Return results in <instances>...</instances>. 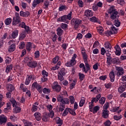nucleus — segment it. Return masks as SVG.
Returning a JSON list of instances; mask_svg holds the SVG:
<instances>
[{
  "label": "nucleus",
  "mask_w": 126,
  "mask_h": 126,
  "mask_svg": "<svg viewBox=\"0 0 126 126\" xmlns=\"http://www.w3.org/2000/svg\"><path fill=\"white\" fill-rule=\"evenodd\" d=\"M108 13L110 14V19L112 20H116L119 19V12L117 11V9L115 8V6H111L108 10Z\"/></svg>",
  "instance_id": "obj_1"
},
{
  "label": "nucleus",
  "mask_w": 126,
  "mask_h": 126,
  "mask_svg": "<svg viewBox=\"0 0 126 126\" xmlns=\"http://www.w3.org/2000/svg\"><path fill=\"white\" fill-rule=\"evenodd\" d=\"M72 16V12L70 11L67 15H63L62 17H60L58 19V21L60 22H64V23H66L68 24L69 23V21L68 20H71L72 18L71 16Z\"/></svg>",
  "instance_id": "obj_2"
},
{
  "label": "nucleus",
  "mask_w": 126,
  "mask_h": 126,
  "mask_svg": "<svg viewBox=\"0 0 126 126\" xmlns=\"http://www.w3.org/2000/svg\"><path fill=\"white\" fill-rule=\"evenodd\" d=\"M10 101L11 103H12L13 107H15L14 109L15 113L16 114H17V113H20V111H21V108L18 107V106L20 105L19 102H17L16 100H15V99L13 98H11L10 99Z\"/></svg>",
  "instance_id": "obj_3"
},
{
  "label": "nucleus",
  "mask_w": 126,
  "mask_h": 126,
  "mask_svg": "<svg viewBox=\"0 0 126 126\" xmlns=\"http://www.w3.org/2000/svg\"><path fill=\"white\" fill-rule=\"evenodd\" d=\"M21 22V18L19 16V13L16 12L15 13V16L13 18L12 20V25L15 26L17 24H19Z\"/></svg>",
  "instance_id": "obj_4"
},
{
  "label": "nucleus",
  "mask_w": 126,
  "mask_h": 126,
  "mask_svg": "<svg viewBox=\"0 0 126 126\" xmlns=\"http://www.w3.org/2000/svg\"><path fill=\"white\" fill-rule=\"evenodd\" d=\"M82 21L79 19L74 18L71 20V24L73 25L75 29H78L81 24Z\"/></svg>",
  "instance_id": "obj_5"
},
{
  "label": "nucleus",
  "mask_w": 126,
  "mask_h": 126,
  "mask_svg": "<svg viewBox=\"0 0 126 126\" xmlns=\"http://www.w3.org/2000/svg\"><path fill=\"white\" fill-rule=\"evenodd\" d=\"M57 101L62 103L63 105H67L69 104V99L68 98H64L60 95L57 96Z\"/></svg>",
  "instance_id": "obj_6"
},
{
  "label": "nucleus",
  "mask_w": 126,
  "mask_h": 126,
  "mask_svg": "<svg viewBox=\"0 0 126 126\" xmlns=\"http://www.w3.org/2000/svg\"><path fill=\"white\" fill-rule=\"evenodd\" d=\"M81 51L83 61L87 64V63H88V53L86 52V50L84 47H81Z\"/></svg>",
  "instance_id": "obj_7"
},
{
  "label": "nucleus",
  "mask_w": 126,
  "mask_h": 126,
  "mask_svg": "<svg viewBox=\"0 0 126 126\" xmlns=\"http://www.w3.org/2000/svg\"><path fill=\"white\" fill-rule=\"evenodd\" d=\"M85 65H84V64L83 63H81L79 65V67L80 68H82L83 71H84L86 73H87L89 70H90V67H91V66L88 63V62H87V64L86 63H85ZM86 66V67H85Z\"/></svg>",
  "instance_id": "obj_8"
},
{
  "label": "nucleus",
  "mask_w": 126,
  "mask_h": 126,
  "mask_svg": "<svg viewBox=\"0 0 126 126\" xmlns=\"http://www.w3.org/2000/svg\"><path fill=\"white\" fill-rule=\"evenodd\" d=\"M32 88H35V89H36L38 92L40 94L43 92V87H42V86L40 85V84H38L37 82H34L32 84Z\"/></svg>",
  "instance_id": "obj_9"
},
{
  "label": "nucleus",
  "mask_w": 126,
  "mask_h": 126,
  "mask_svg": "<svg viewBox=\"0 0 126 126\" xmlns=\"http://www.w3.org/2000/svg\"><path fill=\"white\" fill-rule=\"evenodd\" d=\"M52 87L54 90H55L56 92H60L62 88L61 86L59 85L58 82H54L52 85Z\"/></svg>",
  "instance_id": "obj_10"
},
{
  "label": "nucleus",
  "mask_w": 126,
  "mask_h": 126,
  "mask_svg": "<svg viewBox=\"0 0 126 126\" xmlns=\"http://www.w3.org/2000/svg\"><path fill=\"white\" fill-rule=\"evenodd\" d=\"M116 70H117V75L118 77L122 76L124 73H125V70L122 67L116 66Z\"/></svg>",
  "instance_id": "obj_11"
},
{
  "label": "nucleus",
  "mask_w": 126,
  "mask_h": 126,
  "mask_svg": "<svg viewBox=\"0 0 126 126\" xmlns=\"http://www.w3.org/2000/svg\"><path fill=\"white\" fill-rule=\"evenodd\" d=\"M27 65L32 68H35V67H37L38 64L35 61H30L27 63Z\"/></svg>",
  "instance_id": "obj_12"
},
{
  "label": "nucleus",
  "mask_w": 126,
  "mask_h": 126,
  "mask_svg": "<svg viewBox=\"0 0 126 126\" xmlns=\"http://www.w3.org/2000/svg\"><path fill=\"white\" fill-rule=\"evenodd\" d=\"M114 49H115V53L116 56H121L122 54V49L121 47L118 45H116L114 47Z\"/></svg>",
  "instance_id": "obj_13"
},
{
  "label": "nucleus",
  "mask_w": 126,
  "mask_h": 126,
  "mask_svg": "<svg viewBox=\"0 0 126 126\" xmlns=\"http://www.w3.org/2000/svg\"><path fill=\"white\" fill-rule=\"evenodd\" d=\"M7 122V117L4 115L0 116V125H4Z\"/></svg>",
  "instance_id": "obj_14"
},
{
  "label": "nucleus",
  "mask_w": 126,
  "mask_h": 126,
  "mask_svg": "<svg viewBox=\"0 0 126 126\" xmlns=\"http://www.w3.org/2000/svg\"><path fill=\"white\" fill-rule=\"evenodd\" d=\"M41 2H44V0H34L32 4V8L34 9L36 7V5L41 3Z\"/></svg>",
  "instance_id": "obj_15"
},
{
  "label": "nucleus",
  "mask_w": 126,
  "mask_h": 126,
  "mask_svg": "<svg viewBox=\"0 0 126 126\" xmlns=\"http://www.w3.org/2000/svg\"><path fill=\"white\" fill-rule=\"evenodd\" d=\"M110 112L109 110H103L102 111V117L104 119H108L109 118V115Z\"/></svg>",
  "instance_id": "obj_16"
},
{
  "label": "nucleus",
  "mask_w": 126,
  "mask_h": 126,
  "mask_svg": "<svg viewBox=\"0 0 126 126\" xmlns=\"http://www.w3.org/2000/svg\"><path fill=\"white\" fill-rule=\"evenodd\" d=\"M20 16H22V17H28V16L30 15V12H29L28 11L25 12L21 11L20 12Z\"/></svg>",
  "instance_id": "obj_17"
},
{
  "label": "nucleus",
  "mask_w": 126,
  "mask_h": 126,
  "mask_svg": "<svg viewBox=\"0 0 126 126\" xmlns=\"http://www.w3.org/2000/svg\"><path fill=\"white\" fill-rule=\"evenodd\" d=\"M126 83L124 85H122L119 88H118V92L120 94L123 93V92L126 91Z\"/></svg>",
  "instance_id": "obj_18"
},
{
  "label": "nucleus",
  "mask_w": 126,
  "mask_h": 126,
  "mask_svg": "<svg viewBox=\"0 0 126 126\" xmlns=\"http://www.w3.org/2000/svg\"><path fill=\"white\" fill-rule=\"evenodd\" d=\"M84 15L87 17H91V16H93V11L91 10H86L85 11Z\"/></svg>",
  "instance_id": "obj_19"
},
{
  "label": "nucleus",
  "mask_w": 126,
  "mask_h": 126,
  "mask_svg": "<svg viewBox=\"0 0 126 126\" xmlns=\"http://www.w3.org/2000/svg\"><path fill=\"white\" fill-rule=\"evenodd\" d=\"M76 64V61L72 60L71 59V60L69 62H67L65 64V65H66V66H72L73 65H74V64Z\"/></svg>",
  "instance_id": "obj_20"
},
{
  "label": "nucleus",
  "mask_w": 126,
  "mask_h": 126,
  "mask_svg": "<svg viewBox=\"0 0 126 126\" xmlns=\"http://www.w3.org/2000/svg\"><path fill=\"white\" fill-rule=\"evenodd\" d=\"M6 88L7 90L10 92H12V91H14V89H15L14 86L10 84H8L6 85Z\"/></svg>",
  "instance_id": "obj_21"
},
{
  "label": "nucleus",
  "mask_w": 126,
  "mask_h": 126,
  "mask_svg": "<svg viewBox=\"0 0 126 126\" xmlns=\"http://www.w3.org/2000/svg\"><path fill=\"white\" fill-rule=\"evenodd\" d=\"M26 49L27 52H31L32 50V43L28 42L26 45Z\"/></svg>",
  "instance_id": "obj_22"
},
{
  "label": "nucleus",
  "mask_w": 126,
  "mask_h": 126,
  "mask_svg": "<svg viewBox=\"0 0 126 126\" xmlns=\"http://www.w3.org/2000/svg\"><path fill=\"white\" fill-rule=\"evenodd\" d=\"M34 116L36 121H38V122L41 121V119H42V115H41V113L39 112H35Z\"/></svg>",
  "instance_id": "obj_23"
},
{
  "label": "nucleus",
  "mask_w": 126,
  "mask_h": 126,
  "mask_svg": "<svg viewBox=\"0 0 126 126\" xmlns=\"http://www.w3.org/2000/svg\"><path fill=\"white\" fill-rule=\"evenodd\" d=\"M101 94H98V95H97L95 97H92V101L94 103V102L95 103H97V102H98V101H99V99H100L101 98Z\"/></svg>",
  "instance_id": "obj_24"
},
{
  "label": "nucleus",
  "mask_w": 126,
  "mask_h": 126,
  "mask_svg": "<svg viewBox=\"0 0 126 126\" xmlns=\"http://www.w3.org/2000/svg\"><path fill=\"white\" fill-rule=\"evenodd\" d=\"M99 110H100V106H95L92 109L90 110V111L92 112L93 114H96Z\"/></svg>",
  "instance_id": "obj_25"
},
{
  "label": "nucleus",
  "mask_w": 126,
  "mask_h": 126,
  "mask_svg": "<svg viewBox=\"0 0 126 126\" xmlns=\"http://www.w3.org/2000/svg\"><path fill=\"white\" fill-rule=\"evenodd\" d=\"M109 76L111 82H114L115 81V73L114 71H111L109 73Z\"/></svg>",
  "instance_id": "obj_26"
},
{
  "label": "nucleus",
  "mask_w": 126,
  "mask_h": 126,
  "mask_svg": "<svg viewBox=\"0 0 126 126\" xmlns=\"http://www.w3.org/2000/svg\"><path fill=\"white\" fill-rule=\"evenodd\" d=\"M119 107H115L112 109L111 110V112L114 113H116L117 114H120L122 112V110H119Z\"/></svg>",
  "instance_id": "obj_27"
},
{
  "label": "nucleus",
  "mask_w": 126,
  "mask_h": 126,
  "mask_svg": "<svg viewBox=\"0 0 126 126\" xmlns=\"http://www.w3.org/2000/svg\"><path fill=\"white\" fill-rule=\"evenodd\" d=\"M15 44L13 43L11 44L8 48V52H9V53H12V52H14V51H15Z\"/></svg>",
  "instance_id": "obj_28"
},
{
  "label": "nucleus",
  "mask_w": 126,
  "mask_h": 126,
  "mask_svg": "<svg viewBox=\"0 0 126 126\" xmlns=\"http://www.w3.org/2000/svg\"><path fill=\"white\" fill-rule=\"evenodd\" d=\"M76 80L70 81V89L71 90L74 88V86L76 84Z\"/></svg>",
  "instance_id": "obj_29"
},
{
  "label": "nucleus",
  "mask_w": 126,
  "mask_h": 126,
  "mask_svg": "<svg viewBox=\"0 0 126 126\" xmlns=\"http://www.w3.org/2000/svg\"><path fill=\"white\" fill-rule=\"evenodd\" d=\"M57 34L58 36H62L63 33V31L61 28H58L57 30Z\"/></svg>",
  "instance_id": "obj_30"
},
{
  "label": "nucleus",
  "mask_w": 126,
  "mask_h": 126,
  "mask_svg": "<svg viewBox=\"0 0 126 126\" xmlns=\"http://www.w3.org/2000/svg\"><path fill=\"white\" fill-rule=\"evenodd\" d=\"M69 102H70L71 104H74V102H75V99L74 98V96L72 95H70L69 96Z\"/></svg>",
  "instance_id": "obj_31"
},
{
  "label": "nucleus",
  "mask_w": 126,
  "mask_h": 126,
  "mask_svg": "<svg viewBox=\"0 0 126 126\" xmlns=\"http://www.w3.org/2000/svg\"><path fill=\"white\" fill-rule=\"evenodd\" d=\"M11 36L12 38H13V39H15V38L17 37V36H18V31L16 30L13 32Z\"/></svg>",
  "instance_id": "obj_32"
},
{
  "label": "nucleus",
  "mask_w": 126,
  "mask_h": 126,
  "mask_svg": "<svg viewBox=\"0 0 126 126\" xmlns=\"http://www.w3.org/2000/svg\"><path fill=\"white\" fill-rule=\"evenodd\" d=\"M17 100L19 101L20 103H22L23 104L25 103V98H24V96H22L21 98L19 97H18L17 98Z\"/></svg>",
  "instance_id": "obj_33"
},
{
  "label": "nucleus",
  "mask_w": 126,
  "mask_h": 126,
  "mask_svg": "<svg viewBox=\"0 0 126 126\" xmlns=\"http://www.w3.org/2000/svg\"><path fill=\"white\" fill-rule=\"evenodd\" d=\"M5 63L6 64H9L10 63H11V58H9V57L6 56H5Z\"/></svg>",
  "instance_id": "obj_34"
},
{
  "label": "nucleus",
  "mask_w": 126,
  "mask_h": 126,
  "mask_svg": "<svg viewBox=\"0 0 126 126\" xmlns=\"http://www.w3.org/2000/svg\"><path fill=\"white\" fill-rule=\"evenodd\" d=\"M85 103V98L82 97L80 102H79V107H83V105Z\"/></svg>",
  "instance_id": "obj_35"
},
{
  "label": "nucleus",
  "mask_w": 126,
  "mask_h": 126,
  "mask_svg": "<svg viewBox=\"0 0 126 126\" xmlns=\"http://www.w3.org/2000/svg\"><path fill=\"white\" fill-rule=\"evenodd\" d=\"M12 69V65H8L5 69L6 73H8L9 71H10Z\"/></svg>",
  "instance_id": "obj_36"
},
{
  "label": "nucleus",
  "mask_w": 126,
  "mask_h": 126,
  "mask_svg": "<svg viewBox=\"0 0 126 126\" xmlns=\"http://www.w3.org/2000/svg\"><path fill=\"white\" fill-rule=\"evenodd\" d=\"M11 21H12L11 18H7L4 21L5 24H6V25H9L10 23H11Z\"/></svg>",
  "instance_id": "obj_37"
},
{
  "label": "nucleus",
  "mask_w": 126,
  "mask_h": 126,
  "mask_svg": "<svg viewBox=\"0 0 126 126\" xmlns=\"http://www.w3.org/2000/svg\"><path fill=\"white\" fill-rule=\"evenodd\" d=\"M106 101V97H102L99 100V104H101V105H103V104H105V102Z\"/></svg>",
  "instance_id": "obj_38"
},
{
  "label": "nucleus",
  "mask_w": 126,
  "mask_h": 126,
  "mask_svg": "<svg viewBox=\"0 0 126 126\" xmlns=\"http://www.w3.org/2000/svg\"><path fill=\"white\" fill-rule=\"evenodd\" d=\"M42 121L48 122L49 121V116L47 114H44L42 117Z\"/></svg>",
  "instance_id": "obj_39"
},
{
  "label": "nucleus",
  "mask_w": 126,
  "mask_h": 126,
  "mask_svg": "<svg viewBox=\"0 0 126 126\" xmlns=\"http://www.w3.org/2000/svg\"><path fill=\"white\" fill-rule=\"evenodd\" d=\"M65 73H66V71H65V68H62L60 70V72L58 74H61L62 75H65Z\"/></svg>",
  "instance_id": "obj_40"
},
{
  "label": "nucleus",
  "mask_w": 126,
  "mask_h": 126,
  "mask_svg": "<svg viewBox=\"0 0 126 126\" xmlns=\"http://www.w3.org/2000/svg\"><path fill=\"white\" fill-rule=\"evenodd\" d=\"M56 123L58 125H60V126H62L63 125V120L61 119L59 117H57L56 118Z\"/></svg>",
  "instance_id": "obj_41"
},
{
  "label": "nucleus",
  "mask_w": 126,
  "mask_h": 126,
  "mask_svg": "<svg viewBox=\"0 0 126 126\" xmlns=\"http://www.w3.org/2000/svg\"><path fill=\"white\" fill-rule=\"evenodd\" d=\"M19 48L21 50H22V49H24L25 48V42L23 41L21 42L20 45H19Z\"/></svg>",
  "instance_id": "obj_42"
},
{
  "label": "nucleus",
  "mask_w": 126,
  "mask_h": 126,
  "mask_svg": "<svg viewBox=\"0 0 126 126\" xmlns=\"http://www.w3.org/2000/svg\"><path fill=\"white\" fill-rule=\"evenodd\" d=\"M68 113H69V108H66L65 110L63 111L62 116L63 117H65V116H66L67 114H68Z\"/></svg>",
  "instance_id": "obj_43"
},
{
  "label": "nucleus",
  "mask_w": 126,
  "mask_h": 126,
  "mask_svg": "<svg viewBox=\"0 0 126 126\" xmlns=\"http://www.w3.org/2000/svg\"><path fill=\"white\" fill-rule=\"evenodd\" d=\"M66 9H67V7L66 5H62L59 8V11H63V10H66Z\"/></svg>",
  "instance_id": "obj_44"
},
{
  "label": "nucleus",
  "mask_w": 126,
  "mask_h": 126,
  "mask_svg": "<svg viewBox=\"0 0 126 126\" xmlns=\"http://www.w3.org/2000/svg\"><path fill=\"white\" fill-rule=\"evenodd\" d=\"M105 48L107 49H110L112 48V46H111V44L109 42H106L104 44Z\"/></svg>",
  "instance_id": "obj_45"
},
{
  "label": "nucleus",
  "mask_w": 126,
  "mask_h": 126,
  "mask_svg": "<svg viewBox=\"0 0 126 126\" xmlns=\"http://www.w3.org/2000/svg\"><path fill=\"white\" fill-rule=\"evenodd\" d=\"M114 23L116 27H120V26H121V23L120 22V21L118 19L115 20Z\"/></svg>",
  "instance_id": "obj_46"
},
{
  "label": "nucleus",
  "mask_w": 126,
  "mask_h": 126,
  "mask_svg": "<svg viewBox=\"0 0 126 126\" xmlns=\"http://www.w3.org/2000/svg\"><path fill=\"white\" fill-rule=\"evenodd\" d=\"M111 31L113 32V34H117L118 33V29L116 28L115 27L113 26L111 27Z\"/></svg>",
  "instance_id": "obj_47"
},
{
  "label": "nucleus",
  "mask_w": 126,
  "mask_h": 126,
  "mask_svg": "<svg viewBox=\"0 0 126 126\" xmlns=\"http://www.w3.org/2000/svg\"><path fill=\"white\" fill-rule=\"evenodd\" d=\"M122 118H123V115H120L119 116H117V115H115L113 117V119L114 120H115V121H120V120H121V119H122Z\"/></svg>",
  "instance_id": "obj_48"
},
{
  "label": "nucleus",
  "mask_w": 126,
  "mask_h": 126,
  "mask_svg": "<svg viewBox=\"0 0 126 126\" xmlns=\"http://www.w3.org/2000/svg\"><path fill=\"white\" fill-rule=\"evenodd\" d=\"M105 34L107 37H109V36H111V35H113V33L112 31H107L105 32Z\"/></svg>",
  "instance_id": "obj_49"
},
{
  "label": "nucleus",
  "mask_w": 126,
  "mask_h": 126,
  "mask_svg": "<svg viewBox=\"0 0 126 126\" xmlns=\"http://www.w3.org/2000/svg\"><path fill=\"white\" fill-rule=\"evenodd\" d=\"M90 20L91 21V22H97L98 21V18H97L96 17L94 16L92 17L90 19Z\"/></svg>",
  "instance_id": "obj_50"
},
{
  "label": "nucleus",
  "mask_w": 126,
  "mask_h": 126,
  "mask_svg": "<svg viewBox=\"0 0 126 126\" xmlns=\"http://www.w3.org/2000/svg\"><path fill=\"white\" fill-rule=\"evenodd\" d=\"M38 106L37 105H33L32 108V112L33 113L36 112L38 110Z\"/></svg>",
  "instance_id": "obj_51"
},
{
  "label": "nucleus",
  "mask_w": 126,
  "mask_h": 126,
  "mask_svg": "<svg viewBox=\"0 0 126 126\" xmlns=\"http://www.w3.org/2000/svg\"><path fill=\"white\" fill-rule=\"evenodd\" d=\"M65 106V105L64 104H60L59 106L60 112H63V110H64Z\"/></svg>",
  "instance_id": "obj_52"
},
{
  "label": "nucleus",
  "mask_w": 126,
  "mask_h": 126,
  "mask_svg": "<svg viewBox=\"0 0 126 126\" xmlns=\"http://www.w3.org/2000/svg\"><path fill=\"white\" fill-rule=\"evenodd\" d=\"M79 79L81 81L83 80L84 78H85V75L83 73H79Z\"/></svg>",
  "instance_id": "obj_53"
},
{
  "label": "nucleus",
  "mask_w": 126,
  "mask_h": 126,
  "mask_svg": "<svg viewBox=\"0 0 126 126\" xmlns=\"http://www.w3.org/2000/svg\"><path fill=\"white\" fill-rule=\"evenodd\" d=\"M106 60L108 65H111L112 64V57L106 58Z\"/></svg>",
  "instance_id": "obj_54"
},
{
  "label": "nucleus",
  "mask_w": 126,
  "mask_h": 126,
  "mask_svg": "<svg viewBox=\"0 0 126 126\" xmlns=\"http://www.w3.org/2000/svg\"><path fill=\"white\" fill-rule=\"evenodd\" d=\"M51 92V90L50 89H47L46 88H44L43 90V92L44 94H49Z\"/></svg>",
  "instance_id": "obj_55"
},
{
  "label": "nucleus",
  "mask_w": 126,
  "mask_h": 126,
  "mask_svg": "<svg viewBox=\"0 0 126 126\" xmlns=\"http://www.w3.org/2000/svg\"><path fill=\"white\" fill-rule=\"evenodd\" d=\"M89 107L90 111L93 109V107H94V102L92 101V100L91 101V102H89Z\"/></svg>",
  "instance_id": "obj_56"
},
{
  "label": "nucleus",
  "mask_w": 126,
  "mask_h": 126,
  "mask_svg": "<svg viewBox=\"0 0 126 126\" xmlns=\"http://www.w3.org/2000/svg\"><path fill=\"white\" fill-rule=\"evenodd\" d=\"M97 32H98L99 34H100V35H102L103 32H104V30L103 29V28H98Z\"/></svg>",
  "instance_id": "obj_57"
},
{
  "label": "nucleus",
  "mask_w": 126,
  "mask_h": 126,
  "mask_svg": "<svg viewBox=\"0 0 126 126\" xmlns=\"http://www.w3.org/2000/svg\"><path fill=\"white\" fill-rule=\"evenodd\" d=\"M68 26L67 25V24H66L62 23L61 25V28H62V29H63V30H65V29L67 28Z\"/></svg>",
  "instance_id": "obj_58"
},
{
  "label": "nucleus",
  "mask_w": 126,
  "mask_h": 126,
  "mask_svg": "<svg viewBox=\"0 0 126 126\" xmlns=\"http://www.w3.org/2000/svg\"><path fill=\"white\" fill-rule=\"evenodd\" d=\"M59 61V56L55 57L52 60V63L55 64L58 63Z\"/></svg>",
  "instance_id": "obj_59"
},
{
  "label": "nucleus",
  "mask_w": 126,
  "mask_h": 126,
  "mask_svg": "<svg viewBox=\"0 0 126 126\" xmlns=\"http://www.w3.org/2000/svg\"><path fill=\"white\" fill-rule=\"evenodd\" d=\"M10 120H11L12 122H15V121L17 120V118L15 116L12 115L10 116Z\"/></svg>",
  "instance_id": "obj_60"
},
{
  "label": "nucleus",
  "mask_w": 126,
  "mask_h": 126,
  "mask_svg": "<svg viewBox=\"0 0 126 126\" xmlns=\"http://www.w3.org/2000/svg\"><path fill=\"white\" fill-rule=\"evenodd\" d=\"M63 76H64V75H62L61 74H58V79L59 80H60V81H63V79H64Z\"/></svg>",
  "instance_id": "obj_61"
},
{
  "label": "nucleus",
  "mask_w": 126,
  "mask_h": 126,
  "mask_svg": "<svg viewBox=\"0 0 126 126\" xmlns=\"http://www.w3.org/2000/svg\"><path fill=\"white\" fill-rule=\"evenodd\" d=\"M6 106H7V108H4V110H7V111H8V110H10V108H11V103L9 102H7L6 103Z\"/></svg>",
  "instance_id": "obj_62"
},
{
  "label": "nucleus",
  "mask_w": 126,
  "mask_h": 126,
  "mask_svg": "<svg viewBox=\"0 0 126 126\" xmlns=\"http://www.w3.org/2000/svg\"><path fill=\"white\" fill-rule=\"evenodd\" d=\"M24 124L25 125V126H31L32 124L26 120L24 121Z\"/></svg>",
  "instance_id": "obj_63"
},
{
  "label": "nucleus",
  "mask_w": 126,
  "mask_h": 126,
  "mask_svg": "<svg viewBox=\"0 0 126 126\" xmlns=\"http://www.w3.org/2000/svg\"><path fill=\"white\" fill-rule=\"evenodd\" d=\"M7 126H21V125L19 124H12L11 123L9 122L7 124Z\"/></svg>",
  "instance_id": "obj_64"
}]
</instances>
